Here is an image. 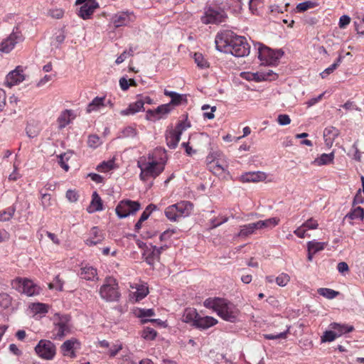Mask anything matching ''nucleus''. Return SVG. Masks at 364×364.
I'll return each mask as SVG.
<instances>
[{
  "instance_id": "nucleus-1",
  "label": "nucleus",
  "mask_w": 364,
  "mask_h": 364,
  "mask_svg": "<svg viewBox=\"0 0 364 364\" xmlns=\"http://www.w3.org/2000/svg\"><path fill=\"white\" fill-rule=\"evenodd\" d=\"M215 43L217 50L230 53L236 57L247 56L250 52V46L247 39L232 31H225L218 34Z\"/></svg>"
},
{
  "instance_id": "nucleus-2",
  "label": "nucleus",
  "mask_w": 364,
  "mask_h": 364,
  "mask_svg": "<svg viewBox=\"0 0 364 364\" xmlns=\"http://www.w3.org/2000/svg\"><path fill=\"white\" fill-rule=\"evenodd\" d=\"M204 306L213 309L223 319L232 323L237 321L240 314L235 305L221 298H208L205 300Z\"/></svg>"
},
{
  "instance_id": "nucleus-3",
  "label": "nucleus",
  "mask_w": 364,
  "mask_h": 364,
  "mask_svg": "<svg viewBox=\"0 0 364 364\" xmlns=\"http://www.w3.org/2000/svg\"><path fill=\"white\" fill-rule=\"evenodd\" d=\"M192 210L193 204L189 201L183 200L167 207L165 215L169 220L175 222L189 216Z\"/></svg>"
},
{
  "instance_id": "nucleus-4",
  "label": "nucleus",
  "mask_w": 364,
  "mask_h": 364,
  "mask_svg": "<svg viewBox=\"0 0 364 364\" xmlns=\"http://www.w3.org/2000/svg\"><path fill=\"white\" fill-rule=\"evenodd\" d=\"M53 320L54 323L53 338L60 340L70 331L69 325L70 316L68 314L60 315L56 313L53 316Z\"/></svg>"
},
{
  "instance_id": "nucleus-5",
  "label": "nucleus",
  "mask_w": 364,
  "mask_h": 364,
  "mask_svg": "<svg viewBox=\"0 0 364 364\" xmlns=\"http://www.w3.org/2000/svg\"><path fill=\"white\" fill-rule=\"evenodd\" d=\"M100 294L107 301H116L120 297L118 284L112 277L106 278L105 284L100 287Z\"/></svg>"
},
{
  "instance_id": "nucleus-6",
  "label": "nucleus",
  "mask_w": 364,
  "mask_h": 364,
  "mask_svg": "<svg viewBox=\"0 0 364 364\" xmlns=\"http://www.w3.org/2000/svg\"><path fill=\"white\" fill-rule=\"evenodd\" d=\"M228 15L220 8L205 7L204 14L201 16V22L204 24H218L226 21Z\"/></svg>"
},
{
  "instance_id": "nucleus-7",
  "label": "nucleus",
  "mask_w": 364,
  "mask_h": 364,
  "mask_svg": "<svg viewBox=\"0 0 364 364\" xmlns=\"http://www.w3.org/2000/svg\"><path fill=\"white\" fill-rule=\"evenodd\" d=\"M138 166L141 170L139 177L142 181H146L149 178H156L163 171L164 167L160 166L157 161L141 162L138 161Z\"/></svg>"
},
{
  "instance_id": "nucleus-8",
  "label": "nucleus",
  "mask_w": 364,
  "mask_h": 364,
  "mask_svg": "<svg viewBox=\"0 0 364 364\" xmlns=\"http://www.w3.org/2000/svg\"><path fill=\"white\" fill-rule=\"evenodd\" d=\"M257 46L259 59L267 64L276 63L284 54V52L281 50H272L260 43H257L255 46Z\"/></svg>"
},
{
  "instance_id": "nucleus-9",
  "label": "nucleus",
  "mask_w": 364,
  "mask_h": 364,
  "mask_svg": "<svg viewBox=\"0 0 364 364\" xmlns=\"http://www.w3.org/2000/svg\"><path fill=\"white\" fill-rule=\"evenodd\" d=\"M141 208L138 201L123 200L120 201L115 208V212L119 218H124L130 215L135 214Z\"/></svg>"
},
{
  "instance_id": "nucleus-10",
  "label": "nucleus",
  "mask_w": 364,
  "mask_h": 364,
  "mask_svg": "<svg viewBox=\"0 0 364 364\" xmlns=\"http://www.w3.org/2000/svg\"><path fill=\"white\" fill-rule=\"evenodd\" d=\"M142 245H144L145 247L142 254L143 258L149 265H154L156 262L159 261L160 255L161 254L162 251L167 248L166 246L157 247L156 246L151 245L148 246L143 242L139 243V247L142 248Z\"/></svg>"
},
{
  "instance_id": "nucleus-11",
  "label": "nucleus",
  "mask_w": 364,
  "mask_h": 364,
  "mask_svg": "<svg viewBox=\"0 0 364 364\" xmlns=\"http://www.w3.org/2000/svg\"><path fill=\"white\" fill-rule=\"evenodd\" d=\"M75 4H82L78 11V16L84 20L90 19L95 10L100 6L96 0H76Z\"/></svg>"
},
{
  "instance_id": "nucleus-12",
  "label": "nucleus",
  "mask_w": 364,
  "mask_h": 364,
  "mask_svg": "<svg viewBox=\"0 0 364 364\" xmlns=\"http://www.w3.org/2000/svg\"><path fill=\"white\" fill-rule=\"evenodd\" d=\"M35 350L41 358L46 360H51L55 355V346L48 340H41Z\"/></svg>"
},
{
  "instance_id": "nucleus-13",
  "label": "nucleus",
  "mask_w": 364,
  "mask_h": 364,
  "mask_svg": "<svg viewBox=\"0 0 364 364\" xmlns=\"http://www.w3.org/2000/svg\"><path fill=\"white\" fill-rule=\"evenodd\" d=\"M21 37V31L18 26L13 30L10 36L0 43V52L3 53H10Z\"/></svg>"
},
{
  "instance_id": "nucleus-14",
  "label": "nucleus",
  "mask_w": 364,
  "mask_h": 364,
  "mask_svg": "<svg viewBox=\"0 0 364 364\" xmlns=\"http://www.w3.org/2000/svg\"><path fill=\"white\" fill-rule=\"evenodd\" d=\"M135 16L132 12L122 11L114 14L112 17V23L116 28L127 26L135 21Z\"/></svg>"
},
{
  "instance_id": "nucleus-15",
  "label": "nucleus",
  "mask_w": 364,
  "mask_h": 364,
  "mask_svg": "<svg viewBox=\"0 0 364 364\" xmlns=\"http://www.w3.org/2000/svg\"><path fill=\"white\" fill-rule=\"evenodd\" d=\"M23 81V68L17 66L15 70L11 71L6 77L5 85L9 88L18 85Z\"/></svg>"
},
{
  "instance_id": "nucleus-16",
  "label": "nucleus",
  "mask_w": 364,
  "mask_h": 364,
  "mask_svg": "<svg viewBox=\"0 0 364 364\" xmlns=\"http://www.w3.org/2000/svg\"><path fill=\"white\" fill-rule=\"evenodd\" d=\"M80 345L78 340L74 338L65 341L61 346L63 354L65 356L75 358L76 356L75 351L80 348Z\"/></svg>"
},
{
  "instance_id": "nucleus-17",
  "label": "nucleus",
  "mask_w": 364,
  "mask_h": 364,
  "mask_svg": "<svg viewBox=\"0 0 364 364\" xmlns=\"http://www.w3.org/2000/svg\"><path fill=\"white\" fill-rule=\"evenodd\" d=\"M171 110L170 104L161 105L155 109L147 110L146 119L148 120H153L154 118L160 119L161 115L169 113Z\"/></svg>"
},
{
  "instance_id": "nucleus-18",
  "label": "nucleus",
  "mask_w": 364,
  "mask_h": 364,
  "mask_svg": "<svg viewBox=\"0 0 364 364\" xmlns=\"http://www.w3.org/2000/svg\"><path fill=\"white\" fill-rule=\"evenodd\" d=\"M129 288L136 289V291L134 292V295L136 301L143 299L149 292L146 284H130Z\"/></svg>"
},
{
  "instance_id": "nucleus-19",
  "label": "nucleus",
  "mask_w": 364,
  "mask_h": 364,
  "mask_svg": "<svg viewBox=\"0 0 364 364\" xmlns=\"http://www.w3.org/2000/svg\"><path fill=\"white\" fill-rule=\"evenodd\" d=\"M217 320L211 316L202 317L198 315L195 321V327L201 329H207L217 323Z\"/></svg>"
},
{
  "instance_id": "nucleus-20",
  "label": "nucleus",
  "mask_w": 364,
  "mask_h": 364,
  "mask_svg": "<svg viewBox=\"0 0 364 364\" xmlns=\"http://www.w3.org/2000/svg\"><path fill=\"white\" fill-rule=\"evenodd\" d=\"M103 240V235L99 228L93 227L90 230V237L86 240L85 243L89 246H92L101 243Z\"/></svg>"
},
{
  "instance_id": "nucleus-21",
  "label": "nucleus",
  "mask_w": 364,
  "mask_h": 364,
  "mask_svg": "<svg viewBox=\"0 0 364 364\" xmlns=\"http://www.w3.org/2000/svg\"><path fill=\"white\" fill-rule=\"evenodd\" d=\"M144 109L143 102L138 98L135 102L131 103L127 109L121 110L120 114L123 116L134 114Z\"/></svg>"
},
{
  "instance_id": "nucleus-22",
  "label": "nucleus",
  "mask_w": 364,
  "mask_h": 364,
  "mask_svg": "<svg viewBox=\"0 0 364 364\" xmlns=\"http://www.w3.org/2000/svg\"><path fill=\"white\" fill-rule=\"evenodd\" d=\"M105 97H96L90 102L86 108L87 113L97 112L105 107Z\"/></svg>"
},
{
  "instance_id": "nucleus-23",
  "label": "nucleus",
  "mask_w": 364,
  "mask_h": 364,
  "mask_svg": "<svg viewBox=\"0 0 364 364\" xmlns=\"http://www.w3.org/2000/svg\"><path fill=\"white\" fill-rule=\"evenodd\" d=\"M166 139L168 146L171 149H175L181 139V134L174 129H171L167 132Z\"/></svg>"
},
{
  "instance_id": "nucleus-24",
  "label": "nucleus",
  "mask_w": 364,
  "mask_h": 364,
  "mask_svg": "<svg viewBox=\"0 0 364 364\" xmlns=\"http://www.w3.org/2000/svg\"><path fill=\"white\" fill-rule=\"evenodd\" d=\"M41 288L35 284L31 280L24 278V294L28 296L38 295Z\"/></svg>"
},
{
  "instance_id": "nucleus-25",
  "label": "nucleus",
  "mask_w": 364,
  "mask_h": 364,
  "mask_svg": "<svg viewBox=\"0 0 364 364\" xmlns=\"http://www.w3.org/2000/svg\"><path fill=\"white\" fill-rule=\"evenodd\" d=\"M102 210V201L96 191L93 192L92 201L87 210L88 213H94Z\"/></svg>"
},
{
  "instance_id": "nucleus-26",
  "label": "nucleus",
  "mask_w": 364,
  "mask_h": 364,
  "mask_svg": "<svg viewBox=\"0 0 364 364\" xmlns=\"http://www.w3.org/2000/svg\"><path fill=\"white\" fill-rule=\"evenodd\" d=\"M48 306L43 303H31L28 308V311L33 316L45 314L48 312Z\"/></svg>"
},
{
  "instance_id": "nucleus-27",
  "label": "nucleus",
  "mask_w": 364,
  "mask_h": 364,
  "mask_svg": "<svg viewBox=\"0 0 364 364\" xmlns=\"http://www.w3.org/2000/svg\"><path fill=\"white\" fill-rule=\"evenodd\" d=\"M220 160L221 159H218L216 161V162L209 165V171L215 175H222L225 172L227 169V164H225L224 162H221Z\"/></svg>"
},
{
  "instance_id": "nucleus-28",
  "label": "nucleus",
  "mask_w": 364,
  "mask_h": 364,
  "mask_svg": "<svg viewBox=\"0 0 364 364\" xmlns=\"http://www.w3.org/2000/svg\"><path fill=\"white\" fill-rule=\"evenodd\" d=\"M198 314L194 309H186L182 316L181 320L185 323H192V326H195V321L198 318Z\"/></svg>"
},
{
  "instance_id": "nucleus-29",
  "label": "nucleus",
  "mask_w": 364,
  "mask_h": 364,
  "mask_svg": "<svg viewBox=\"0 0 364 364\" xmlns=\"http://www.w3.org/2000/svg\"><path fill=\"white\" fill-rule=\"evenodd\" d=\"M164 95L166 96L171 97V102L168 103L170 104V107H171V105H181V102L184 100H186V96L183 95H180L176 92L173 91H168L167 90H164Z\"/></svg>"
},
{
  "instance_id": "nucleus-30",
  "label": "nucleus",
  "mask_w": 364,
  "mask_h": 364,
  "mask_svg": "<svg viewBox=\"0 0 364 364\" xmlns=\"http://www.w3.org/2000/svg\"><path fill=\"white\" fill-rule=\"evenodd\" d=\"M330 327L331 329H333L334 331L336 332V334H338V336H341V335L351 332L354 330V328L353 326H348L346 324H341L338 323H332L330 324Z\"/></svg>"
},
{
  "instance_id": "nucleus-31",
  "label": "nucleus",
  "mask_w": 364,
  "mask_h": 364,
  "mask_svg": "<svg viewBox=\"0 0 364 364\" xmlns=\"http://www.w3.org/2000/svg\"><path fill=\"white\" fill-rule=\"evenodd\" d=\"M71 115L72 111L69 109H65L60 113L57 120L59 129H61L70 124Z\"/></svg>"
},
{
  "instance_id": "nucleus-32",
  "label": "nucleus",
  "mask_w": 364,
  "mask_h": 364,
  "mask_svg": "<svg viewBox=\"0 0 364 364\" xmlns=\"http://www.w3.org/2000/svg\"><path fill=\"white\" fill-rule=\"evenodd\" d=\"M257 229L255 223L245 225L240 227V230L238 233L239 237H245L253 234Z\"/></svg>"
},
{
  "instance_id": "nucleus-33",
  "label": "nucleus",
  "mask_w": 364,
  "mask_h": 364,
  "mask_svg": "<svg viewBox=\"0 0 364 364\" xmlns=\"http://www.w3.org/2000/svg\"><path fill=\"white\" fill-rule=\"evenodd\" d=\"M334 159V153L323 154L321 156L316 158L313 164L317 166L327 165L333 162Z\"/></svg>"
},
{
  "instance_id": "nucleus-34",
  "label": "nucleus",
  "mask_w": 364,
  "mask_h": 364,
  "mask_svg": "<svg viewBox=\"0 0 364 364\" xmlns=\"http://www.w3.org/2000/svg\"><path fill=\"white\" fill-rule=\"evenodd\" d=\"M279 220L277 218H271L264 220H259L256 222L257 229L272 228L279 223Z\"/></svg>"
},
{
  "instance_id": "nucleus-35",
  "label": "nucleus",
  "mask_w": 364,
  "mask_h": 364,
  "mask_svg": "<svg viewBox=\"0 0 364 364\" xmlns=\"http://www.w3.org/2000/svg\"><path fill=\"white\" fill-rule=\"evenodd\" d=\"M97 276V270L92 267H85L80 269L81 278L86 280H93Z\"/></svg>"
},
{
  "instance_id": "nucleus-36",
  "label": "nucleus",
  "mask_w": 364,
  "mask_h": 364,
  "mask_svg": "<svg viewBox=\"0 0 364 364\" xmlns=\"http://www.w3.org/2000/svg\"><path fill=\"white\" fill-rule=\"evenodd\" d=\"M263 173H247L242 176L243 182H257L263 178Z\"/></svg>"
},
{
  "instance_id": "nucleus-37",
  "label": "nucleus",
  "mask_w": 364,
  "mask_h": 364,
  "mask_svg": "<svg viewBox=\"0 0 364 364\" xmlns=\"http://www.w3.org/2000/svg\"><path fill=\"white\" fill-rule=\"evenodd\" d=\"M290 330V326L288 325L284 326V328L282 331L277 334H264V338L267 340H274L279 338H286L287 337V334L289 333Z\"/></svg>"
},
{
  "instance_id": "nucleus-38",
  "label": "nucleus",
  "mask_w": 364,
  "mask_h": 364,
  "mask_svg": "<svg viewBox=\"0 0 364 364\" xmlns=\"http://www.w3.org/2000/svg\"><path fill=\"white\" fill-rule=\"evenodd\" d=\"M326 245V242H317L316 240L309 241L307 243L308 250L313 251V253H316L323 250Z\"/></svg>"
},
{
  "instance_id": "nucleus-39",
  "label": "nucleus",
  "mask_w": 364,
  "mask_h": 364,
  "mask_svg": "<svg viewBox=\"0 0 364 364\" xmlns=\"http://www.w3.org/2000/svg\"><path fill=\"white\" fill-rule=\"evenodd\" d=\"M346 217L349 218L350 220H363L364 218V209L357 207L348 213Z\"/></svg>"
},
{
  "instance_id": "nucleus-40",
  "label": "nucleus",
  "mask_w": 364,
  "mask_h": 364,
  "mask_svg": "<svg viewBox=\"0 0 364 364\" xmlns=\"http://www.w3.org/2000/svg\"><path fill=\"white\" fill-rule=\"evenodd\" d=\"M318 293L329 299H332L339 294L338 291L328 288H320L318 289Z\"/></svg>"
},
{
  "instance_id": "nucleus-41",
  "label": "nucleus",
  "mask_w": 364,
  "mask_h": 364,
  "mask_svg": "<svg viewBox=\"0 0 364 364\" xmlns=\"http://www.w3.org/2000/svg\"><path fill=\"white\" fill-rule=\"evenodd\" d=\"M194 60L198 67L204 69L209 67V63L204 58L201 53H196L194 54Z\"/></svg>"
},
{
  "instance_id": "nucleus-42",
  "label": "nucleus",
  "mask_w": 364,
  "mask_h": 364,
  "mask_svg": "<svg viewBox=\"0 0 364 364\" xmlns=\"http://www.w3.org/2000/svg\"><path fill=\"white\" fill-rule=\"evenodd\" d=\"M63 281L60 278L59 275H57L53 282L48 284V288L50 289H55L56 290L62 291L63 290Z\"/></svg>"
},
{
  "instance_id": "nucleus-43",
  "label": "nucleus",
  "mask_w": 364,
  "mask_h": 364,
  "mask_svg": "<svg viewBox=\"0 0 364 364\" xmlns=\"http://www.w3.org/2000/svg\"><path fill=\"white\" fill-rule=\"evenodd\" d=\"M223 156V154L220 151H213L210 153L206 157V162L208 165V168L210 164H213L216 162L217 160L221 159V157Z\"/></svg>"
},
{
  "instance_id": "nucleus-44",
  "label": "nucleus",
  "mask_w": 364,
  "mask_h": 364,
  "mask_svg": "<svg viewBox=\"0 0 364 364\" xmlns=\"http://www.w3.org/2000/svg\"><path fill=\"white\" fill-rule=\"evenodd\" d=\"M316 6H317V4L316 2H313L311 1H306L304 2L299 3L296 6V10L299 12H304V11L308 10L309 9L314 8Z\"/></svg>"
},
{
  "instance_id": "nucleus-45",
  "label": "nucleus",
  "mask_w": 364,
  "mask_h": 364,
  "mask_svg": "<svg viewBox=\"0 0 364 364\" xmlns=\"http://www.w3.org/2000/svg\"><path fill=\"white\" fill-rule=\"evenodd\" d=\"M10 304V296L6 294H0V312L7 309Z\"/></svg>"
},
{
  "instance_id": "nucleus-46",
  "label": "nucleus",
  "mask_w": 364,
  "mask_h": 364,
  "mask_svg": "<svg viewBox=\"0 0 364 364\" xmlns=\"http://www.w3.org/2000/svg\"><path fill=\"white\" fill-rule=\"evenodd\" d=\"M324 136H329L334 140L339 135V130L334 127H326L323 131Z\"/></svg>"
},
{
  "instance_id": "nucleus-47",
  "label": "nucleus",
  "mask_w": 364,
  "mask_h": 364,
  "mask_svg": "<svg viewBox=\"0 0 364 364\" xmlns=\"http://www.w3.org/2000/svg\"><path fill=\"white\" fill-rule=\"evenodd\" d=\"M156 334L154 329L147 327L143 331L141 336L146 340L152 341L156 338Z\"/></svg>"
},
{
  "instance_id": "nucleus-48",
  "label": "nucleus",
  "mask_w": 364,
  "mask_h": 364,
  "mask_svg": "<svg viewBox=\"0 0 364 364\" xmlns=\"http://www.w3.org/2000/svg\"><path fill=\"white\" fill-rule=\"evenodd\" d=\"M14 213V209L13 208H9L6 210L0 211V222H4L9 220Z\"/></svg>"
},
{
  "instance_id": "nucleus-49",
  "label": "nucleus",
  "mask_w": 364,
  "mask_h": 364,
  "mask_svg": "<svg viewBox=\"0 0 364 364\" xmlns=\"http://www.w3.org/2000/svg\"><path fill=\"white\" fill-rule=\"evenodd\" d=\"M114 160H109L107 161H103L102 164L98 165L97 169L99 171H108L114 168Z\"/></svg>"
},
{
  "instance_id": "nucleus-50",
  "label": "nucleus",
  "mask_w": 364,
  "mask_h": 364,
  "mask_svg": "<svg viewBox=\"0 0 364 364\" xmlns=\"http://www.w3.org/2000/svg\"><path fill=\"white\" fill-rule=\"evenodd\" d=\"M290 280V277L286 273H282L276 277L275 281L280 287H285Z\"/></svg>"
},
{
  "instance_id": "nucleus-51",
  "label": "nucleus",
  "mask_w": 364,
  "mask_h": 364,
  "mask_svg": "<svg viewBox=\"0 0 364 364\" xmlns=\"http://www.w3.org/2000/svg\"><path fill=\"white\" fill-rule=\"evenodd\" d=\"M26 134L28 137L33 138L38 135L39 129L38 127V123H34L32 126L28 124L26 128Z\"/></svg>"
},
{
  "instance_id": "nucleus-52",
  "label": "nucleus",
  "mask_w": 364,
  "mask_h": 364,
  "mask_svg": "<svg viewBox=\"0 0 364 364\" xmlns=\"http://www.w3.org/2000/svg\"><path fill=\"white\" fill-rule=\"evenodd\" d=\"M40 193L41 195V205L43 206V209L48 208L52 205L51 196L50 194L43 193L42 191H41Z\"/></svg>"
},
{
  "instance_id": "nucleus-53",
  "label": "nucleus",
  "mask_w": 364,
  "mask_h": 364,
  "mask_svg": "<svg viewBox=\"0 0 364 364\" xmlns=\"http://www.w3.org/2000/svg\"><path fill=\"white\" fill-rule=\"evenodd\" d=\"M338 336L336 332L334 331H326L323 336L321 337L322 342H331L334 341Z\"/></svg>"
},
{
  "instance_id": "nucleus-54",
  "label": "nucleus",
  "mask_w": 364,
  "mask_h": 364,
  "mask_svg": "<svg viewBox=\"0 0 364 364\" xmlns=\"http://www.w3.org/2000/svg\"><path fill=\"white\" fill-rule=\"evenodd\" d=\"M87 144L90 147L97 148L101 144L100 138L95 134L90 135L88 137Z\"/></svg>"
},
{
  "instance_id": "nucleus-55",
  "label": "nucleus",
  "mask_w": 364,
  "mask_h": 364,
  "mask_svg": "<svg viewBox=\"0 0 364 364\" xmlns=\"http://www.w3.org/2000/svg\"><path fill=\"white\" fill-rule=\"evenodd\" d=\"M11 287L14 289H16L19 293H23V281L22 279L18 277L11 282Z\"/></svg>"
},
{
  "instance_id": "nucleus-56",
  "label": "nucleus",
  "mask_w": 364,
  "mask_h": 364,
  "mask_svg": "<svg viewBox=\"0 0 364 364\" xmlns=\"http://www.w3.org/2000/svg\"><path fill=\"white\" fill-rule=\"evenodd\" d=\"M190 127V124L189 122H186V120L185 121H180L176 128L174 129V130L176 132H177L178 133H180V134L181 135L182 132L186 130L188 127Z\"/></svg>"
},
{
  "instance_id": "nucleus-57",
  "label": "nucleus",
  "mask_w": 364,
  "mask_h": 364,
  "mask_svg": "<svg viewBox=\"0 0 364 364\" xmlns=\"http://www.w3.org/2000/svg\"><path fill=\"white\" fill-rule=\"evenodd\" d=\"M303 226H304L306 229L309 230H314L318 228V224L316 220L310 218L303 223Z\"/></svg>"
},
{
  "instance_id": "nucleus-58",
  "label": "nucleus",
  "mask_w": 364,
  "mask_h": 364,
  "mask_svg": "<svg viewBox=\"0 0 364 364\" xmlns=\"http://www.w3.org/2000/svg\"><path fill=\"white\" fill-rule=\"evenodd\" d=\"M338 66V63H333L330 67L325 69L320 75L322 78L326 77L328 75L332 73Z\"/></svg>"
},
{
  "instance_id": "nucleus-59",
  "label": "nucleus",
  "mask_w": 364,
  "mask_h": 364,
  "mask_svg": "<svg viewBox=\"0 0 364 364\" xmlns=\"http://www.w3.org/2000/svg\"><path fill=\"white\" fill-rule=\"evenodd\" d=\"M355 31L359 34H364V19H358L354 21Z\"/></svg>"
},
{
  "instance_id": "nucleus-60",
  "label": "nucleus",
  "mask_w": 364,
  "mask_h": 364,
  "mask_svg": "<svg viewBox=\"0 0 364 364\" xmlns=\"http://www.w3.org/2000/svg\"><path fill=\"white\" fill-rule=\"evenodd\" d=\"M277 122L280 125L284 126L291 123V119L287 114H279L277 117Z\"/></svg>"
},
{
  "instance_id": "nucleus-61",
  "label": "nucleus",
  "mask_w": 364,
  "mask_h": 364,
  "mask_svg": "<svg viewBox=\"0 0 364 364\" xmlns=\"http://www.w3.org/2000/svg\"><path fill=\"white\" fill-rule=\"evenodd\" d=\"M59 161L58 163L60 166L65 171H68L69 170V166L65 163V159L68 160V157H67V154L65 153L63 154H60L58 156Z\"/></svg>"
},
{
  "instance_id": "nucleus-62",
  "label": "nucleus",
  "mask_w": 364,
  "mask_h": 364,
  "mask_svg": "<svg viewBox=\"0 0 364 364\" xmlns=\"http://www.w3.org/2000/svg\"><path fill=\"white\" fill-rule=\"evenodd\" d=\"M122 133L125 137H134L136 135V130L132 127H127L123 130Z\"/></svg>"
},
{
  "instance_id": "nucleus-63",
  "label": "nucleus",
  "mask_w": 364,
  "mask_h": 364,
  "mask_svg": "<svg viewBox=\"0 0 364 364\" xmlns=\"http://www.w3.org/2000/svg\"><path fill=\"white\" fill-rule=\"evenodd\" d=\"M54 77V75H46L37 82L36 86L39 87L44 86L46 84L51 81Z\"/></svg>"
},
{
  "instance_id": "nucleus-64",
  "label": "nucleus",
  "mask_w": 364,
  "mask_h": 364,
  "mask_svg": "<svg viewBox=\"0 0 364 364\" xmlns=\"http://www.w3.org/2000/svg\"><path fill=\"white\" fill-rule=\"evenodd\" d=\"M66 198H68V200L70 202L74 203V202L77 200L78 195H77V193L76 191H73V190H68L66 192Z\"/></svg>"
}]
</instances>
